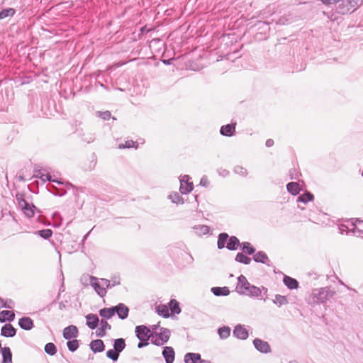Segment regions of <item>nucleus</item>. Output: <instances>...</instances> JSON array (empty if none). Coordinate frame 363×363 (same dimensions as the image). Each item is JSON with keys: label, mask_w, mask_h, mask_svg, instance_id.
<instances>
[{"label": "nucleus", "mask_w": 363, "mask_h": 363, "mask_svg": "<svg viewBox=\"0 0 363 363\" xmlns=\"http://www.w3.org/2000/svg\"><path fill=\"white\" fill-rule=\"evenodd\" d=\"M332 295L333 293L328 288L318 289L312 291L308 298V301L311 304L323 303Z\"/></svg>", "instance_id": "nucleus-1"}, {"label": "nucleus", "mask_w": 363, "mask_h": 363, "mask_svg": "<svg viewBox=\"0 0 363 363\" xmlns=\"http://www.w3.org/2000/svg\"><path fill=\"white\" fill-rule=\"evenodd\" d=\"M170 337V330L167 328H161L160 332L152 333L151 342L161 346L166 343Z\"/></svg>", "instance_id": "nucleus-2"}, {"label": "nucleus", "mask_w": 363, "mask_h": 363, "mask_svg": "<svg viewBox=\"0 0 363 363\" xmlns=\"http://www.w3.org/2000/svg\"><path fill=\"white\" fill-rule=\"evenodd\" d=\"M135 333L138 338L140 340V341H148V340H151L152 338L150 330L145 325L137 326Z\"/></svg>", "instance_id": "nucleus-3"}, {"label": "nucleus", "mask_w": 363, "mask_h": 363, "mask_svg": "<svg viewBox=\"0 0 363 363\" xmlns=\"http://www.w3.org/2000/svg\"><path fill=\"white\" fill-rule=\"evenodd\" d=\"M190 178L189 176H184L180 180V188L179 190L182 194H187L193 190L194 184L192 182L189 181Z\"/></svg>", "instance_id": "nucleus-4"}, {"label": "nucleus", "mask_w": 363, "mask_h": 363, "mask_svg": "<svg viewBox=\"0 0 363 363\" xmlns=\"http://www.w3.org/2000/svg\"><path fill=\"white\" fill-rule=\"evenodd\" d=\"M356 6L357 2L355 0L342 1V4L340 5V13L345 14L351 11H354Z\"/></svg>", "instance_id": "nucleus-5"}, {"label": "nucleus", "mask_w": 363, "mask_h": 363, "mask_svg": "<svg viewBox=\"0 0 363 363\" xmlns=\"http://www.w3.org/2000/svg\"><path fill=\"white\" fill-rule=\"evenodd\" d=\"M251 286L244 276L238 278L236 289L240 294H247V290Z\"/></svg>", "instance_id": "nucleus-6"}, {"label": "nucleus", "mask_w": 363, "mask_h": 363, "mask_svg": "<svg viewBox=\"0 0 363 363\" xmlns=\"http://www.w3.org/2000/svg\"><path fill=\"white\" fill-rule=\"evenodd\" d=\"M255 347L261 352L267 353L271 350L270 346L268 342L263 341L260 339H255L253 341Z\"/></svg>", "instance_id": "nucleus-7"}, {"label": "nucleus", "mask_w": 363, "mask_h": 363, "mask_svg": "<svg viewBox=\"0 0 363 363\" xmlns=\"http://www.w3.org/2000/svg\"><path fill=\"white\" fill-rule=\"evenodd\" d=\"M91 284L96 291V293L101 297L104 296L106 294V288L101 286L98 279L95 277L91 278Z\"/></svg>", "instance_id": "nucleus-8"}, {"label": "nucleus", "mask_w": 363, "mask_h": 363, "mask_svg": "<svg viewBox=\"0 0 363 363\" xmlns=\"http://www.w3.org/2000/svg\"><path fill=\"white\" fill-rule=\"evenodd\" d=\"M78 333L77 328L74 325H69L63 330V336L65 339L70 340L75 337Z\"/></svg>", "instance_id": "nucleus-9"}, {"label": "nucleus", "mask_w": 363, "mask_h": 363, "mask_svg": "<svg viewBox=\"0 0 363 363\" xmlns=\"http://www.w3.org/2000/svg\"><path fill=\"white\" fill-rule=\"evenodd\" d=\"M113 308H115V313H117L120 318L125 319L128 317L129 309L124 304L120 303Z\"/></svg>", "instance_id": "nucleus-10"}, {"label": "nucleus", "mask_w": 363, "mask_h": 363, "mask_svg": "<svg viewBox=\"0 0 363 363\" xmlns=\"http://www.w3.org/2000/svg\"><path fill=\"white\" fill-rule=\"evenodd\" d=\"M233 335L239 339L245 340L248 337V332L244 327L237 325L233 330Z\"/></svg>", "instance_id": "nucleus-11"}, {"label": "nucleus", "mask_w": 363, "mask_h": 363, "mask_svg": "<svg viewBox=\"0 0 363 363\" xmlns=\"http://www.w3.org/2000/svg\"><path fill=\"white\" fill-rule=\"evenodd\" d=\"M162 354L167 363H172L174 360V351L171 347H165Z\"/></svg>", "instance_id": "nucleus-12"}, {"label": "nucleus", "mask_w": 363, "mask_h": 363, "mask_svg": "<svg viewBox=\"0 0 363 363\" xmlns=\"http://www.w3.org/2000/svg\"><path fill=\"white\" fill-rule=\"evenodd\" d=\"M235 132V124L223 125L220 128V134L225 136H232Z\"/></svg>", "instance_id": "nucleus-13"}, {"label": "nucleus", "mask_w": 363, "mask_h": 363, "mask_svg": "<svg viewBox=\"0 0 363 363\" xmlns=\"http://www.w3.org/2000/svg\"><path fill=\"white\" fill-rule=\"evenodd\" d=\"M86 325L91 329H94L99 323V318L95 314H89L86 316Z\"/></svg>", "instance_id": "nucleus-14"}, {"label": "nucleus", "mask_w": 363, "mask_h": 363, "mask_svg": "<svg viewBox=\"0 0 363 363\" xmlns=\"http://www.w3.org/2000/svg\"><path fill=\"white\" fill-rule=\"evenodd\" d=\"M16 332V329L11 324H6L2 327L1 334L5 337H13Z\"/></svg>", "instance_id": "nucleus-15"}, {"label": "nucleus", "mask_w": 363, "mask_h": 363, "mask_svg": "<svg viewBox=\"0 0 363 363\" xmlns=\"http://www.w3.org/2000/svg\"><path fill=\"white\" fill-rule=\"evenodd\" d=\"M283 281L284 284L290 289H296L298 287V282L297 280L291 277L285 276L284 277Z\"/></svg>", "instance_id": "nucleus-16"}, {"label": "nucleus", "mask_w": 363, "mask_h": 363, "mask_svg": "<svg viewBox=\"0 0 363 363\" xmlns=\"http://www.w3.org/2000/svg\"><path fill=\"white\" fill-rule=\"evenodd\" d=\"M90 347L93 352H100L104 350V345L101 340H95L91 342Z\"/></svg>", "instance_id": "nucleus-17"}, {"label": "nucleus", "mask_w": 363, "mask_h": 363, "mask_svg": "<svg viewBox=\"0 0 363 363\" xmlns=\"http://www.w3.org/2000/svg\"><path fill=\"white\" fill-rule=\"evenodd\" d=\"M20 327L24 330H30L33 327V320L28 317H24L19 320Z\"/></svg>", "instance_id": "nucleus-18"}, {"label": "nucleus", "mask_w": 363, "mask_h": 363, "mask_svg": "<svg viewBox=\"0 0 363 363\" xmlns=\"http://www.w3.org/2000/svg\"><path fill=\"white\" fill-rule=\"evenodd\" d=\"M184 359L186 363H202L201 356L199 354L188 353L186 354Z\"/></svg>", "instance_id": "nucleus-19"}, {"label": "nucleus", "mask_w": 363, "mask_h": 363, "mask_svg": "<svg viewBox=\"0 0 363 363\" xmlns=\"http://www.w3.org/2000/svg\"><path fill=\"white\" fill-rule=\"evenodd\" d=\"M15 318V313L11 311H2L0 313V322L3 323L6 320L12 321Z\"/></svg>", "instance_id": "nucleus-20"}, {"label": "nucleus", "mask_w": 363, "mask_h": 363, "mask_svg": "<svg viewBox=\"0 0 363 363\" xmlns=\"http://www.w3.org/2000/svg\"><path fill=\"white\" fill-rule=\"evenodd\" d=\"M288 191H289L293 195H297L299 194L301 187L300 184L297 182H290L286 186Z\"/></svg>", "instance_id": "nucleus-21"}, {"label": "nucleus", "mask_w": 363, "mask_h": 363, "mask_svg": "<svg viewBox=\"0 0 363 363\" xmlns=\"http://www.w3.org/2000/svg\"><path fill=\"white\" fill-rule=\"evenodd\" d=\"M111 329V325L107 323L105 320H101L100 323V328L98 330L97 335L100 337H103L106 335V332L107 330Z\"/></svg>", "instance_id": "nucleus-22"}, {"label": "nucleus", "mask_w": 363, "mask_h": 363, "mask_svg": "<svg viewBox=\"0 0 363 363\" xmlns=\"http://www.w3.org/2000/svg\"><path fill=\"white\" fill-rule=\"evenodd\" d=\"M115 314V308L113 307L112 308H105L103 309H101L99 311V315L104 318L109 319L111 317H113Z\"/></svg>", "instance_id": "nucleus-23"}, {"label": "nucleus", "mask_w": 363, "mask_h": 363, "mask_svg": "<svg viewBox=\"0 0 363 363\" xmlns=\"http://www.w3.org/2000/svg\"><path fill=\"white\" fill-rule=\"evenodd\" d=\"M3 363H9L12 361V354L9 347H3L1 350Z\"/></svg>", "instance_id": "nucleus-24"}, {"label": "nucleus", "mask_w": 363, "mask_h": 363, "mask_svg": "<svg viewBox=\"0 0 363 363\" xmlns=\"http://www.w3.org/2000/svg\"><path fill=\"white\" fill-rule=\"evenodd\" d=\"M212 291L216 296H227L230 294V290L226 286L212 288Z\"/></svg>", "instance_id": "nucleus-25"}, {"label": "nucleus", "mask_w": 363, "mask_h": 363, "mask_svg": "<svg viewBox=\"0 0 363 363\" xmlns=\"http://www.w3.org/2000/svg\"><path fill=\"white\" fill-rule=\"evenodd\" d=\"M238 245H239L238 239L235 236H232L230 238V239L227 243L226 247L229 250H235V249H237Z\"/></svg>", "instance_id": "nucleus-26"}, {"label": "nucleus", "mask_w": 363, "mask_h": 363, "mask_svg": "<svg viewBox=\"0 0 363 363\" xmlns=\"http://www.w3.org/2000/svg\"><path fill=\"white\" fill-rule=\"evenodd\" d=\"M131 147L137 149L138 147V143L133 140H126L124 143H121L118 145L119 149Z\"/></svg>", "instance_id": "nucleus-27"}, {"label": "nucleus", "mask_w": 363, "mask_h": 363, "mask_svg": "<svg viewBox=\"0 0 363 363\" xmlns=\"http://www.w3.org/2000/svg\"><path fill=\"white\" fill-rule=\"evenodd\" d=\"M313 199H314V196L312 194H311L310 192H306L298 198V201L303 202V203H307V202L313 201Z\"/></svg>", "instance_id": "nucleus-28"}, {"label": "nucleus", "mask_w": 363, "mask_h": 363, "mask_svg": "<svg viewBox=\"0 0 363 363\" xmlns=\"http://www.w3.org/2000/svg\"><path fill=\"white\" fill-rule=\"evenodd\" d=\"M230 328L228 326H223L218 329V335L220 338L225 339L228 337L230 335Z\"/></svg>", "instance_id": "nucleus-29"}, {"label": "nucleus", "mask_w": 363, "mask_h": 363, "mask_svg": "<svg viewBox=\"0 0 363 363\" xmlns=\"http://www.w3.org/2000/svg\"><path fill=\"white\" fill-rule=\"evenodd\" d=\"M35 206H23L21 208V211L23 212V213L28 218H31L33 216L35 213Z\"/></svg>", "instance_id": "nucleus-30"}, {"label": "nucleus", "mask_w": 363, "mask_h": 363, "mask_svg": "<svg viewBox=\"0 0 363 363\" xmlns=\"http://www.w3.org/2000/svg\"><path fill=\"white\" fill-rule=\"evenodd\" d=\"M125 346V340L122 338L116 339L114 342V349L119 352L124 349Z\"/></svg>", "instance_id": "nucleus-31"}, {"label": "nucleus", "mask_w": 363, "mask_h": 363, "mask_svg": "<svg viewBox=\"0 0 363 363\" xmlns=\"http://www.w3.org/2000/svg\"><path fill=\"white\" fill-rule=\"evenodd\" d=\"M228 238V235L226 233H221L219 235L218 240V247L222 249L225 247V244Z\"/></svg>", "instance_id": "nucleus-32"}, {"label": "nucleus", "mask_w": 363, "mask_h": 363, "mask_svg": "<svg viewBox=\"0 0 363 363\" xmlns=\"http://www.w3.org/2000/svg\"><path fill=\"white\" fill-rule=\"evenodd\" d=\"M274 303L278 306H281L283 305L287 304L288 301L286 296L277 295L274 299Z\"/></svg>", "instance_id": "nucleus-33"}, {"label": "nucleus", "mask_w": 363, "mask_h": 363, "mask_svg": "<svg viewBox=\"0 0 363 363\" xmlns=\"http://www.w3.org/2000/svg\"><path fill=\"white\" fill-rule=\"evenodd\" d=\"M157 311L159 315L163 317L169 316V308L165 305H160L157 307Z\"/></svg>", "instance_id": "nucleus-34"}, {"label": "nucleus", "mask_w": 363, "mask_h": 363, "mask_svg": "<svg viewBox=\"0 0 363 363\" xmlns=\"http://www.w3.org/2000/svg\"><path fill=\"white\" fill-rule=\"evenodd\" d=\"M15 13V10L13 9H7L1 11L0 12V19H4L9 16H13Z\"/></svg>", "instance_id": "nucleus-35"}, {"label": "nucleus", "mask_w": 363, "mask_h": 363, "mask_svg": "<svg viewBox=\"0 0 363 363\" xmlns=\"http://www.w3.org/2000/svg\"><path fill=\"white\" fill-rule=\"evenodd\" d=\"M45 351L50 355H54L57 352V349L53 343L49 342L45 345Z\"/></svg>", "instance_id": "nucleus-36"}, {"label": "nucleus", "mask_w": 363, "mask_h": 363, "mask_svg": "<svg viewBox=\"0 0 363 363\" xmlns=\"http://www.w3.org/2000/svg\"><path fill=\"white\" fill-rule=\"evenodd\" d=\"M254 259L256 262L265 263L266 261L268 259V257L265 253L259 252L255 255Z\"/></svg>", "instance_id": "nucleus-37"}, {"label": "nucleus", "mask_w": 363, "mask_h": 363, "mask_svg": "<svg viewBox=\"0 0 363 363\" xmlns=\"http://www.w3.org/2000/svg\"><path fill=\"white\" fill-rule=\"evenodd\" d=\"M236 261L244 263V264H249L251 261V259L248 257L247 256L243 255L242 253H238L235 258Z\"/></svg>", "instance_id": "nucleus-38"}, {"label": "nucleus", "mask_w": 363, "mask_h": 363, "mask_svg": "<svg viewBox=\"0 0 363 363\" xmlns=\"http://www.w3.org/2000/svg\"><path fill=\"white\" fill-rule=\"evenodd\" d=\"M170 308L172 313H179L180 308L179 306V303L175 300H172L169 303Z\"/></svg>", "instance_id": "nucleus-39"}, {"label": "nucleus", "mask_w": 363, "mask_h": 363, "mask_svg": "<svg viewBox=\"0 0 363 363\" xmlns=\"http://www.w3.org/2000/svg\"><path fill=\"white\" fill-rule=\"evenodd\" d=\"M261 294H262V291H261V290L259 288H257L256 286H252L247 290V294H250V295L254 296H259V295H261Z\"/></svg>", "instance_id": "nucleus-40"}, {"label": "nucleus", "mask_w": 363, "mask_h": 363, "mask_svg": "<svg viewBox=\"0 0 363 363\" xmlns=\"http://www.w3.org/2000/svg\"><path fill=\"white\" fill-rule=\"evenodd\" d=\"M67 347L70 351H72V352L75 351L79 347L78 341L77 340L68 341Z\"/></svg>", "instance_id": "nucleus-41"}, {"label": "nucleus", "mask_w": 363, "mask_h": 363, "mask_svg": "<svg viewBox=\"0 0 363 363\" xmlns=\"http://www.w3.org/2000/svg\"><path fill=\"white\" fill-rule=\"evenodd\" d=\"M107 357L113 360H117L119 355V352L114 350H110L106 353Z\"/></svg>", "instance_id": "nucleus-42"}, {"label": "nucleus", "mask_w": 363, "mask_h": 363, "mask_svg": "<svg viewBox=\"0 0 363 363\" xmlns=\"http://www.w3.org/2000/svg\"><path fill=\"white\" fill-rule=\"evenodd\" d=\"M195 229L198 230L196 233L199 234H207L209 232V228L204 225H199L196 227Z\"/></svg>", "instance_id": "nucleus-43"}, {"label": "nucleus", "mask_w": 363, "mask_h": 363, "mask_svg": "<svg viewBox=\"0 0 363 363\" xmlns=\"http://www.w3.org/2000/svg\"><path fill=\"white\" fill-rule=\"evenodd\" d=\"M243 250L249 255H252L255 252V249L251 246V245L249 242L243 243Z\"/></svg>", "instance_id": "nucleus-44"}, {"label": "nucleus", "mask_w": 363, "mask_h": 363, "mask_svg": "<svg viewBox=\"0 0 363 363\" xmlns=\"http://www.w3.org/2000/svg\"><path fill=\"white\" fill-rule=\"evenodd\" d=\"M39 234L44 238H49L52 235V230L50 229L40 230Z\"/></svg>", "instance_id": "nucleus-45"}, {"label": "nucleus", "mask_w": 363, "mask_h": 363, "mask_svg": "<svg viewBox=\"0 0 363 363\" xmlns=\"http://www.w3.org/2000/svg\"><path fill=\"white\" fill-rule=\"evenodd\" d=\"M99 116L103 118L104 120H108L110 119L111 114V112L108 111H104V112H100Z\"/></svg>", "instance_id": "nucleus-46"}, {"label": "nucleus", "mask_w": 363, "mask_h": 363, "mask_svg": "<svg viewBox=\"0 0 363 363\" xmlns=\"http://www.w3.org/2000/svg\"><path fill=\"white\" fill-rule=\"evenodd\" d=\"M39 178L43 182L51 180V176L48 173H40Z\"/></svg>", "instance_id": "nucleus-47"}, {"label": "nucleus", "mask_w": 363, "mask_h": 363, "mask_svg": "<svg viewBox=\"0 0 363 363\" xmlns=\"http://www.w3.org/2000/svg\"><path fill=\"white\" fill-rule=\"evenodd\" d=\"M17 199L19 204H21V202H23L24 204H28V201L26 199L23 195L17 196Z\"/></svg>", "instance_id": "nucleus-48"}, {"label": "nucleus", "mask_w": 363, "mask_h": 363, "mask_svg": "<svg viewBox=\"0 0 363 363\" xmlns=\"http://www.w3.org/2000/svg\"><path fill=\"white\" fill-rule=\"evenodd\" d=\"M148 344H149V343H148V342H147V341H141V342H140L138 343V347H139V348H142V347H144V346H147V345H148Z\"/></svg>", "instance_id": "nucleus-49"}, {"label": "nucleus", "mask_w": 363, "mask_h": 363, "mask_svg": "<svg viewBox=\"0 0 363 363\" xmlns=\"http://www.w3.org/2000/svg\"><path fill=\"white\" fill-rule=\"evenodd\" d=\"M274 144V142L272 139H268L267 141H266V145L269 147L273 146Z\"/></svg>", "instance_id": "nucleus-50"}, {"label": "nucleus", "mask_w": 363, "mask_h": 363, "mask_svg": "<svg viewBox=\"0 0 363 363\" xmlns=\"http://www.w3.org/2000/svg\"><path fill=\"white\" fill-rule=\"evenodd\" d=\"M171 197H175V199H177V201H175V200H173L172 201L176 203H179L180 202V200H179V196L177 194H174V195H171Z\"/></svg>", "instance_id": "nucleus-51"}, {"label": "nucleus", "mask_w": 363, "mask_h": 363, "mask_svg": "<svg viewBox=\"0 0 363 363\" xmlns=\"http://www.w3.org/2000/svg\"><path fill=\"white\" fill-rule=\"evenodd\" d=\"M105 284H106V286H108V280H105Z\"/></svg>", "instance_id": "nucleus-52"}, {"label": "nucleus", "mask_w": 363, "mask_h": 363, "mask_svg": "<svg viewBox=\"0 0 363 363\" xmlns=\"http://www.w3.org/2000/svg\"><path fill=\"white\" fill-rule=\"evenodd\" d=\"M205 363H207V362H205Z\"/></svg>", "instance_id": "nucleus-53"}]
</instances>
